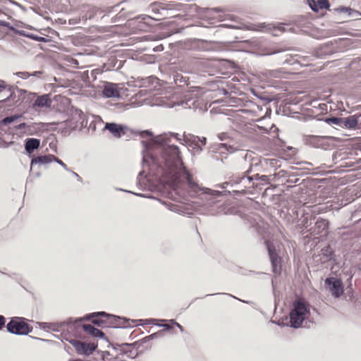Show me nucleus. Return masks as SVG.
Returning <instances> with one entry per match:
<instances>
[{"label":"nucleus","instance_id":"nucleus-39","mask_svg":"<svg viewBox=\"0 0 361 361\" xmlns=\"http://www.w3.org/2000/svg\"><path fill=\"white\" fill-rule=\"evenodd\" d=\"M260 180L264 182L266 184H269V176H266V175H262L260 176V178H259Z\"/></svg>","mask_w":361,"mask_h":361},{"label":"nucleus","instance_id":"nucleus-35","mask_svg":"<svg viewBox=\"0 0 361 361\" xmlns=\"http://www.w3.org/2000/svg\"><path fill=\"white\" fill-rule=\"evenodd\" d=\"M159 334V332L152 334H151L149 336H147L145 337L142 340L145 342H147V341H149L150 340L157 338L158 337Z\"/></svg>","mask_w":361,"mask_h":361},{"label":"nucleus","instance_id":"nucleus-19","mask_svg":"<svg viewBox=\"0 0 361 361\" xmlns=\"http://www.w3.org/2000/svg\"><path fill=\"white\" fill-rule=\"evenodd\" d=\"M323 140V137L317 135H307L305 138V142L314 147H320L322 145Z\"/></svg>","mask_w":361,"mask_h":361},{"label":"nucleus","instance_id":"nucleus-36","mask_svg":"<svg viewBox=\"0 0 361 361\" xmlns=\"http://www.w3.org/2000/svg\"><path fill=\"white\" fill-rule=\"evenodd\" d=\"M54 161L56 162L59 165H61L65 170L68 171V168L67 165L63 163L61 159H59L58 157L55 156V159H54Z\"/></svg>","mask_w":361,"mask_h":361},{"label":"nucleus","instance_id":"nucleus-30","mask_svg":"<svg viewBox=\"0 0 361 361\" xmlns=\"http://www.w3.org/2000/svg\"><path fill=\"white\" fill-rule=\"evenodd\" d=\"M164 205H166V207H168V209L171 211H173L175 212H177V213H179L180 212V210L179 209L177 208V206L171 204V203H166L165 202H162Z\"/></svg>","mask_w":361,"mask_h":361},{"label":"nucleus","instance_id":"nucleus-31","mask_svg":"<svg viewBox=\"0 0 361 361\" xmlns=\"http://www.w3.org/2000/svg\"><path fill=\"white\" fill-rule=\"evenodd\" d=\"M146 83L149 84H154V83H158V79L156 77L150 76L144 80L143 84L145 85Z\"/></svg>","mask_w":361,"mask_h":361},{"label":"nucleus","instance_id":"nucleus-17","mask_svg":"<svg viewBox=\"0 0 361 361\" xmlns=\"http://www.w3.org/2000/svg\"><path fill=\"white\" fill-rule=\"evenodd\" d=\"M358 123L357 118L355 116H350L347 118H343L342 128L353 129Z\"/></svg>","mask_w":361,"mask_h":361},{"label":"nucleus","instance_id":"nucleus-18","mask_svg":"<svg viewBox=\"0 0 361 361\" xmlns=\"http://www.w3.org/2000/svg\"><path fill=\"white\" fill-rule=\"evenodd\" d=\"M217 152L219 154H224L226 152L233 153L239 149V146L234 145H229L228 143H221L218 145Z\"/></svg>","mask_w":361,"mask_h":361},{"label":"nucleus","instance_id":"nucleus-14","mask_svg":"<svg viewBox=\"0 0 361 361\" xmlns=\"http://www.w3.org/2000/svg\"><path fill=\"white\" fill-rule=\"evenodd\" d=\"M51 100L49 97V95L43 94L37 97L32 104V109L37 110V109H42L44 107L48 108L51 106Z\"/></svg>","mask_w":361,"mask_h":361},{"label":"nucleus","instance_id":"nucleus-16","mask_svg":"<svg viewBox=\"0 0 361 361\" xmlns=\"http://www.w3.org/2000/svg\"><path fill=\"white\" fill-rule=\"evenodd\" d=\"M40 145V140L37 138H28L25 140V149L27 153L32 154Z\"/></svg>","mask_w":361,"mask_h":361},{"label":"nucleus","instance_id":"nucleus-27","mask_svg":"<svg viewBox=\"0 0 361 361\" xmlns=\"http://www.w3.org/2000/svg\"><path fill=\"white\" fill-rule=\"evenodd\" d=\"M335 11L338 13H347L348 16H351L352 13L354 12V10L350 8V7H345V6H340L335 9Z\"/></svg>","mask_w":361,"mask_h":361},{"label":"nucleus","instance_id":"nucleus-5","mask_svg":"<svg viewBox=\"0 0 361 361\" xmlns=\"http://www.w3.org/2000/svg\"><path fill=\"white\" fill-rule=\"evenodd\" d=\"M202 94V89L199 87H195L184 96V100L182 105L184 108L196 109L199 107L200 97Z\"/></svg>","mask_w":361,"mask_h":361},{"label":"nucleus","instance_id":"nucleus-32","mask_svg":"<svg viewBox=\"0 0 361 361\" xmlns=\"http://www.w3.org/2000/svg\"><path fill=\"white\" fill-rule=\"evenodd\" d=\"M194 142H199L202 146H204L206 145L207 139L204 137H200L197 136H194Z\"/></svg>","mask_w":361,"mask_h":361},{"label":"nucleus","instance_id":"nucleus-24","mask_svg":"<svg viewBox=\"0 0 361 361\" xmlns=\"http://www.w3.org/2000/svg\"><path fill=\"white\" fill-rule=\"evenodd\" d=\"M190 146L192 148V150L195 153H200L202 151V146L200 142H194V136L191 137Z\"/></svg>","mask_w":361,"mask_h":361},{"label":"nucleus","instance_id":"nucleus-48","mask_svg":"<svg viewBox=\"0 0 361 361\" xmlns=\"http://www.w3.org/2000/svg\"><path fill=\"white\" fill-rule=\"evenodd\" d=\"M41 74L42 72L40 71H35L32 73H30V76L39 77Z\"/></svg>","mask_w":361,"mask_h":361},{"label":"nucleus","instance_id":"nucleus-25","mask_svg":"<svg viewBox=\"0 0 361 361\" xmlns=\"http://www.w3.org/2000/svg\"><path fill=\"white\" fill-rule=\"evenodd\" d=\"M315 220V217L313 219H308L307 216H303L302 220V228L309 232L310 227H312L313 221Z\"/></svg>","mask_w":361,"mask_h":361},{"label":"nucleus","instance_id":"nucleus-2","mask_svg":"<svg viewBox=\"0 0 361 361\" xmlns=\"http://www.w3.org/2000/svg\"><path fill=\"white\" fill-rule=\"evenodd\" d=\"M310 305L303 300L297 299L293 303V309L290 312V326L295 329L301 326L302 322L308 319L310 314Z\"/></svg>","mask_w":361,"mask_h":361},{"label":"nucleus","instance_id":"nucleus-1","mask_svg":"<svg viewBox=\"0 0 361 361\" xmlns=\"http://www.w3.org/2000/svg\"><path fill=\"white\" fill-rule=\"evenodd\" d=\"M144 147L143 163L147 164L153 175L165 185L174 187L180 177L187 182L188 191L192 197L197 198L201 204L212 208L221 203V197L229 194L227 190L219 191L198 184L186 170L180 156L178 146L171 143V137L178 138V134H164L152 137L149 130L141 133Z\"/></svg>","mask_w":361,"mask_h":361},{"label":"nucleus","instance_id":"nucleus-38","mask_svg":"<svg viewBox=\"0 0 361 361\" xmlns=\"http://www.w3.org/2000/svg\"><path fill=\"white\" fill-rule=\"evenodd\" d=\"M41 329H47L51 328V324L46 322H38L37 323Z\"/></svg>","mask_w":361,"mask_h":361},{"label":"nucleus","instance_id":"nucleus-43","mask_svg":"<svg viewBox=\"0 0 361 361\" xmlns=\"http://www.w3.org/2000/svg\"><path fill=\"white\" fill-rule=\"evenodd\" d=\"M221 212H224V214H226V212H224L222 209H221L220 207H218V209H216L215 211L212 210L211 212V214L212 215H214V214H220Z\"/></svg>","mask_w":361,"mask_h":361},{"label":"nucleus","instance_id":"nucleus-50","mask_svg":"<svg viewBox=\"0 0 361 361\" xmlns=\"http://www.w3.org/2000/svg\"><path fill=\"white\" fill-rule=\"evenodd\" d=\"M159 326H164L166 329H171V326L170 325H169V324H159Z\"/></svg>","mask_w":361,"mask_h":361},{"label":"nucleus","instance_id":"nucleus-55","mask_svg":"<svg viewBox=\"0 0 361 361\" xmlns=\"http://www.w3.org/2000/svg\"><path fill=\"white\" fill-rule=\"evenodd\" d=\"M134 194L136 195L137 196H143L142 195L138 194V193H134Z\"/></svg>","mask_w":361,"mask_h":361},{"label":"nucleus","instance_id":"nucleus-53","mask_svg":"<svg viewBox=\"0 0 361 361\" xmlns=\"http://www.w3.org/2000/svg\"><path fill=\"white\" fill-rule=\"evenodd\" d=\"M142 320H133L132 322H134V323H136L135 325H139L140 324H138L139 322H141Z\"/></svg>","mask_w":361,"mask_h":361},{"label":"nucleus","instance_id":"nucleus-57","mask_svg":"<svg viewBox=\"0 0 361 361\" xmlns=\"http://www.w3.org/2000/svg\"><path fill=\"white\" fill-rule=\"evenodd\" d=\"M142 173H143V172H140L139 175H140V176H142Z\"/></svg>","mask_w":361,"mask_h":361},{"label":"nucleus","instance_id":"nucleus-33","mask_svg":"<svg viewBox=\"0 0 361 361\" xmlns=\"http://www.w3.org/2000/svg\"><path fill=\"white\" fill-rule=\"evenodd\" d=\"M222 12V9L220 8H207L206 13L208 15H212L214 13Z\"/></svg>","mask_w":361,"mask_h":361},{"label":"nucleus","instance_id":"nucleus-28","mask_svg":"<svg viewBox=\"0 0 361 361\" xmlns=\"http://www.w3.org/2000/svg\"><path fill=\"white\" fill-rule=\"evenodd\" d=\"M266 164L274 168H277L280 166V164H279V160L276 159H266Z\"/></svg>","mask_w":361,"mask_h":361},{"label":"nucleus","instance_id":"nucleus-44","mask_svg":"<svg viewBox=\"0 0 361 361\" xmlns=\"http://www.w3.org/2000/svg\"><path fill=\"white\" fill-rule=\"evenodd\" d=\"M157 320L155 319H146L145 320V324H155V325H159L158 324L156 323Z\"/></svg>","mask_w":361,"mask_h":361},{"label":"nucleus","instance_id":"nucleus-51","mask_svg":"<svg viewBox=\"0 0 361 361\" xmlns=\"http://www.w3.org/2000/svg\"><path fill=\"white\" fill-rule=\"evenodd\" d=\"M260 176L259 174H255L254 176H252V177H254L253 180H259L260 178Z\"/></svg>","mask_w":361,"mask_h":361},{"label":"nucleus","instance_id":"nucleus-9","mask_svg":"<svg viewBox=\"0 0 361 361\" xmlns=\"http://www.w3.org/2000/svg\"><path fill=\"white\" fill-rule=\"evenodd\" d=\"M328 226L329 222L326 219L319 218L314 221V226L310 228L309 232L312 235H319L328 228Z\"/></svg>","mask_w":361,"mask_h":361},{"label":"nucleus","instance_id":"nucleus-3","mask_svg":"<svg viewBox=\"0 0 361 361\" xmlns=\"http://www.w3.org/2000/svg\"><path fill=\"white\" fill-rule=\"evenodd\" d=\"M82 318L73 319L69 318L65 321L62 325L67 326V329L74 331L82 328L85 332L90 334L94 337L105 338L104 334L99 329L95 328L91 324H82Z\"/></svg>","mask_w":361,"mask_h":361},{"label":"nucleus","instance_id":"nucleus-52","mask_svg":"<svg viewBox=\"0 0 361 361\" xmlns=\"http://www.w3.org/2000/svg\"><path fill=\"white\" fill-rule=\"evenodd\" d=\"M73 174L74 176L77 177L79 180H80L81 178L79 176V175L77 173L73 172Z\"/></svg>","mask_w":361,"mask_h":361},{"label":"nucleus","instance_id":"nucleus-4","mask_svg":"<svg viewBox=\"0 0 361 361\" xmlns=\"http://www.w3.org/2000/svg\"><path fill=\"white\" fill-rule=\"evenodd\" d=\"M6 329L9 333L16 335H27L32 330V328L20 317L13 318L6 324Z\"/></svg>","mask_w":361,"mask_h":361},{"label":"nucleus","instance_id":"nucleus-22","mask_svg":"<svg viewBox=\"0 0 361 361\" xmlns=\"http://www.w3.org/2000/svg\"><path fill=\"white\" fill-rule=\"evenodd\" d=\"M322 255L325 258V261H329L332 259L334 252L330 246H326L322 250Z\"/></svg>","mask_w":361,"mask_h":361},{"label":"nucleus","instance_id":"nucleus-12","mask_svg":"<svg viewBox=\"0 0 361 361\" xmlns=\"http://www.w3.org/2000/svg\"><path fill=\"white\" fill-rule=\"evenodd\" d=\"M102 93L104 96L107 98H118L120 97V94L118 90V85L116 84L111 82H106L104 85Z\"/></svg>","mask_w":361,"mask_h":361},{"label":"nucleus","instance_id":"nucleus-11","mask_svg":"<svg viewBox=\"0 0 361 361\" xmlns=\"http://www.w3.org/2000/svg\"><path fill=\"white\" fill-rule=\"evenodd\" d=\"M19 130L20 133L26 135H33L38 131L39 128L35 123L27 124L25 123H20L15 127Z\"/></svg>","mask_w":361,"mask_h":361},{"label":"nucleus","instance_id":"nucleus-40","mask_svg":"<svg viewBox=\"0 0 361 361\" xmlns=\"http://www.w3.org/2000/svg\"><path fill=\"white\" fill-rule=\"evenodd\" d=\"M6 319L3 315L0 314V330L4 326Z\"/></svg>","mask_w":361,"mask_h":361},{"label":"nucleus","instance_id":"nucleus-20","mask_svg":"<svg viewBox=\"0 0 361 361\" xmlns=\"http://www.w3.org/2000/svg\"><path fill=\"white\" fill-rule=\"evenodd\" d=\"M105 129L109 130L115 137H121L123 131L121 126L117 125L114 123H107L105 126Z\"/></svg>","mask_w":361,"mask_h":361},{"label":"nucleus","instance_id":"nucleus-23","mask_svg":"<svg viewBox=\"0 0 361 361\" xmlns=\"http://www.w3.org/2000/svg\"><path fill=\"white\" fill-rule=\"evenodd\" d=\"M325 121L329 124H331V125L341 128L343 118L331 117V118H326Z\"/></svg>","mask_w":361,"mask_h":361},{"label":"nucleus","instance_id":"nucleus-15","mask_svg":"<svg viewBox=\"0 0 361 361\" xmlns=\"http://www.w3.org/2000/svg\"><path fill=\"white\" fill-rule=\"evenodd\" d=\"M307 2L310 8L314 12H318L321 9H327L330 6L328 0H308Z\"/></svg>","mask_w":361,"mask_h":361},{"label":"nucleus","instance_id":"nucleus-21","mask_svg":"<svg viewBox=\"0 0 361 361\" xmlns=\"http://www.w3.org/2000/svg\"><path fill=\"white\" fill-rule=\"evenodd\" d=\"M104 317V318H106V319H111L112 321H111V323L113 324H114V322L116 321L117 319H120V317H116L115 315H113V314H107L106 312H94V313H92L91 314H89L86 317L87 319H90L92 317Z\"/></svg>","mask_w":361,"mask_h":361},{"label":"nucleus","instance_id":"nucleus-6","mask_svg":"<svg viewBox=\"0 0 361 361\" xmlns=\"http://www.w3.org/2000/svg\"><path fill=\"white\" fill-rule=\"evenodd\" d=\"M69 342L80 355H90L97 348V345L94 343H85L75 339H72Z\"/></svg>","mask_w":361,"mask_h":361},{"label":"nucleus","instance_id":"nucleus-10","mask_svg":"<svg viewBox=\"0 0 361 361\" xmlns=\"http://www.w3.org/2000/svg\"><path fill=\"white\" fill-rule=\"evenodd\" d=\"M254 177L243 176L241 177H235L231 181L235 185H242L241 191L244 192L246 188H255L253 182Z\"/></svg>","mask_w":361,"mask_h":361},{"label":"nucleus","instance_id":"nucleus-13","mask_svg":"<svg viewBox=\"0 0 361 361\" xmlns=\"http://www.w3.org/2000/svg\"><path fill=\"white\" fill-rule=\"evenodd\" d=\"M55 159V156L53 154H47V155H41L34 157L31 160L30 163V170L32 169V167L36 164L39 165H47L52 161Z\"/></svg>","mask_w":361,"mask_h":361},{"label":"nucleus","instance_id":"nucleus-41","mask_svg":"<svg viewBox=\"0 0 361 361\" xmlns=\"http://www.w3.org/2000/svg\"><path fill=\"white\" fill-rule=\"evenodd\" d=\"M219 140L223 141V140H226V139H228V136L226 133H222L219 135Z\"/></svg>","mask_w":361,"mask_h":361},{"label":"nucleus","instance_id":"nucleus-34","mask_svg":"<svg viewBox=\"0 0 361 361\" xmlns=\"http://www.w3.org/2000/svg\"><path fill=\"white\" fill-rule=\"evenodd\" d=\"M16 75L18 77L23 78V79H27L30 76V73L28 72H18L16 73Z\"/></svg>","mask_w":361,"mask_h":361},{"label":"nucleus","instance_id":"nucleus-26","mask_svg":"<svg viewBox=\"0 0 361 361\" xmlns=\"http://www.w3.org/2000/svg\"><path fill=\"white\" fill-rule=\"evenodd\" d=\"M20 117H21V115L15 114V115H13L11 116H7V117L4 118L1 122L4 125H8V124L16 121L17 119H18Z\"/></svg>","mask_w":361,"mask_h":361},{"label":"nucleus","instance_id":"nucleus-45","mask_svg":"<svg viewBox=\"0 0 361 361\" xmlns=\"http://www.w3.org/2000/svg\"><path fill=\"white\" fill-rule=\"evenodd\" d=\"M228 184V182H224L221 184L216 185V187L220 188L221 189L226 188V185Z\"/></svg>","mask_w":361,"mask_h":361},{"label":"nucleus","instance_id":"nucleus-54","mask_svg":"<svg viewBox=\"0 0 361 361\" xmlns=\"http://www.w3.org/2000/svg\"><path fill=\"white\" fill-rule=\"evenodd\" d=\"M162 49H163V47H161V50H162ZM158 50H161V49H160V47H157V51H158Z\"/></svg>","mask_w":361,"mask_h":361},{"label":"nucleus","instance_id":"nucleus-42","mask_svg":"<svg viewBox=\"0 0 361 361\" xmlns=\"http://www.w3.org/2000/svg\"><path fill=\"white\" fill-rule=\"evenodd\" d=\"M170 322L176 325L180 329V331H183V328L180 324L175 322L173 319L170 320Z\"/></svg>","mask_w":361,"mask_h":361},{"label":"nucleus","instance_id":"nucleus-46","mask_svg":"<svg viewBox=\"0 0 361 361\" xmlns=\"http://www.w3.org/2000/svg\"><path fill=\"white\" fill-rule=\"evenodd\" d=\"M0 25L4 26V27H10L9 23L4 21V20H0Z\"/></svg>","mask_w":361,"mask_h":361},{"label":"nucleus","instance_id":"nucleus-49","mask_svg":"<svg viewBox=\"0 0 361 361\" xmlns=\"http://www.w3.org/2000/svg\"><path fill=\"white\" fill-rule=\"evenodd\" d=\"M75 114L78 115L80 119H82V116H83V113L81 110L76 109Z\"/></svg>","mask_w":361,"mask_h":361},{"label":"nucleus","instance_id":"nucleus-56","mask_svg":"<svg viewBox=\"0 0 361 361\" xmlns=\"http://www.w3.org/2000/svg\"><path fill=\"white\" fill-rule=\"evenodd\" d=\"M39 176H40V173L39 172L36 173L37 177H39Z\"/></svg>","mask_w":361,"mask_h":361},{"label":"nucleus","instance_id":"nucleus-8","mask_svg":"<svg viewBox=\"0 0 361 361\" xmlns=\"http://www.w3.org/2000/svg\"><path fill=\"white\" fill-rule=\"evenodd\" d=\"M324 283L329 286V291L334 297L338 298L343 294V286L341 280L330 277L325 279Z\"/></svg>","mask_w":361,"mask_h":361},{"label":"nucleus","instance_id":"nucleus-37","mask_svg":"<svg viewBox=\"0 0 361 361\" xmlns=\"http://www.w3.org/2000/svg\"><path fill=\"white\" fill-rule=\"evenodd\" d=\"M28 37H30L31 39H35L38 42H46L45 38L43 37H38L35 35H28Z\"/></svg>","mask_w":361,"mask_h":361},{"label":"nucleus","instance_id":"nucleus-29","mask_svg":"<svg viewBox=\"0 0 361 361\" xmlns=\"http://www.w3.org/2000/svg\"><path fill=\"white\" fill-rule=\"evenodd\" d=\"M92 323L101 327L107 326L106 319L102 318L94 319Z\"/></svg>","mask_w":361,"mask_h":361},{"label":"nucleus","instance_id":"nucleus-7","mask_svg":"<svg viewBox=\"0 0 361 361\" xmlns=\"http://www.w3.org/2000/svg\"><path fill=\"white\" fill-rule=\"evenodd\" d=\"M273 272L275 274H280L281 272V258L276 252L274 246L269 242L266 243Z\"/></svg>","mask_w":361,"mask_h":361},{"label":"nucleus","instance_id":"nucleus-47","mask_svg":"<svg viewBox=\"0 0 361 361\" xmlns=\"http://www.w3.org/2000/svg\"><path fill=\"white\" fill-rule=\"evenodd\" d=\"M6 87V85H5L4 82H0V92H1L3 90H4Z\"/></svg>","mask_w":361,"mask_h":361}]
</instances>
